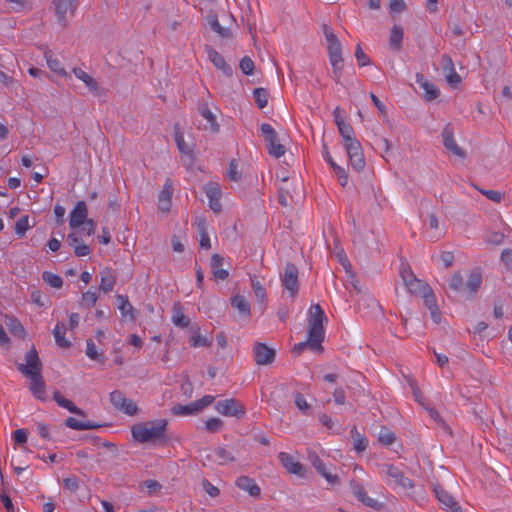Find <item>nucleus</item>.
<instances>
[{
    "label": "nucleus",
    "mask_w": 512,
    "mask_h": 512,
    "mask_svg": "<svg viewBox=\"0 0 512 512\" xmlns=\"http://www.w3.org/2000/svg\"><path fill=\"white\" fill-rule=\"evenodd\" d=\"M326 319L325 313L319 304L311 305L307 318L309 326L308 339L294 345L293 350L295 353H301L306 347L315 351L322 349L321 343L324 339V321Z\"/></svg>",
    "instance_id": "obj_1"
},
{
    "label": "nucleus",
    "mask_w": 512,
    "mask_h": 512,
    "mask_svg": "<svg viewBox=\"0 0 512 512\" xmlns=\"http://www.w3.org/2000/svg\"><path fill=\"white\" fill-rule=\"evenodd\" d=\"M167 421L165 419L140 422L131 427L133 439L138 443L157 442L165 438Z\"/></svg>",
    "instance_id": "obj_2"
},
{
    "label": "nucleus",
    "mask_w": 512,
    "mask_h": 512,
    "mask_svg": "<svg viewBox=\"0 0 512 512\" xmlns=\"http://www.w3.org/2000/svg\"><path fill=\"white\" fill-rule=\"evenodd\" d=\"M381 475L387 485L393 489H409L413 486L412 481L404 476L402 470L392 464L383 465Z\"/></svg>",
    "instance_id": "obj_3"
},
{
    "label": "nucleus",
    "mask_w": 512,
    "mask_h": 512,
    "mask_svg": "<svg viewBox=\"0 0 512 512\" xmlns=\"http://www.w3.org/2000/svg\"><path fill=\"white\" fill-rule=\"evenodd\" d=\"M260 130L265 141L268 143L269 154L276 158L283 156L285 154V148L279 143L274 128L270 124L263 123Z\"/></svg>",
    "instance_id": "obj_4"
},
{
    "label": "nucleus",
    "mask_w": 512,
    "mask_h": 512,
    "mask_svg": "<svg viewBox=\"0 0 512 512\" xmlns=\"http://www.w3.org/2000/svg\"><path fill=\"white\" fill-rule=\"evenodd\" d=\"M215 410L223 416L241 418L245 415V407L236 399H225L215 404Z\"/></svg>",
    "instance_id": "obj_5"
},
{
    "label": "nucleus",
    "mask_w": 512,
    "mask_h": 512,
    "mask_svg": "<svg viewBox=\"0 0 512 512\" xmlns=\"http://www.w3.org/2000/svg\"><path fill=\"white\" fill-rule=\"evenodd\" d=\"M110 401L116 409L129 416L135 415L138 411L136 403L133 400L126 398L125 395L120 391L116 390L111 392Z\"/></svg>",
    "instance_id": "obj_6"
},
{
    "label": "nucleus",
    "mask_w": 512,
    "mask_h": 512,
    "mask_svg": "<svg viewBox=\"0 0 512 512\" xmlns=\"http://www.w3.org/2000/svg\"><path fill=\"white\" fill-rule=\"evenodd\" d=\"M26 363L18 364V370L27 377L34 376V374H41V362L38 357L37 351L33 348L27 352L25 356Z\"/></svg>",
    "instance_id": "obj_7"
},
{
    "label": "nucleus",
    "mask_w": 512,
    "mask_h": 512,
    "mask_svg": "<svg viewBox=\"0 0 512 512\" xmlns=\"http://www.w3.org/2000/svg\"><path fill=\"white\" fill-rule=\"evenodd\" d=\"M401 277L404 281L406 288L412 294L422 295L429 289V286L425 284L423 281L417 279L413 272L408 268H404L401 270Z\"/></svg>",
    "instance_id": "obj_8"
},
{
    "label": "nucleus",
    "mask_w": 512,
    "mask_h": 512,
    "mask_svg": "<svg viewBox=\"0 0 512 512\" xmlns=\"http://www.w3.org/2000/svg\"><path fill=\"white\" fill-rule=\"evenodd\" d=\"M444 147L457 157L464 158L465 151L459 147L454 139V130L451 124H446L441 133Z\"/></svg>",
    "instance_id": "obj_9"
},
{
    "label": "nucleus",
    "mask_w": 512,
    "mask_h": 512,
    "mask_svg": "<svg viewBox=\"0 0 512 512\" xmlns=\"http://www.w3.org/2000/svg\"><path fill=\"white\" fill-rule=\"evenodd\" d=\"M282 285L289 292L291 297H295L298 292V271L292 264H287L282 277Z\"/></svg>",
    "instance_id": "obj_10"
},
{
    "label": "nucleus",
    "mask_w": 512,
    "mask_h": 512,
    "mask_svg": "<svg viewBox=\"0 0 512 512\" xmlns=\"http://www.w3.org/2000/svg\"><path fill=\"white\" fill-rule=\"evenodd\" d=\"M278 459L290 474L305 477V467L294 456L286 452H280Z\"/></svg>",
    "instance_id": "obj_11"
},
{
    "label": "nucleus",
    "mask_w": 512,
    "mask_h": 512,
    "mask_svg": "<svg viewBox=\"0 0 512 512\" xmlns=\"http://www.w3.org/2000/svg\"><path fill=\"white\" fill-rule=\"evenodd\" d=\"M77 4L78 0H53L58 21L65 24L67 16L74 14Z\"/></svg>",
    "instance_id": "obj_12"
},
{
    "label": "nucleus",
    "mask_w": 512,
    "mask_h": 512,
    "mask_svg": "<svg viewBox=\"0 0 512 512\" xmlns=\"http://www.w3.org/2000/svg\"><path fill=\"white\" fill-rule=\"evenodd\" d=\"M204 192L208 199L209 207L216 213L220 212L222 209L220 202L222 192L219 184L216 182H209L205 184Z\"/></svg>",
    "instance_id": "obj_13"
},
{
    "label": "nucleus",
    "mask_w": 512,
    "mask_h": 512,
    "mask_svg": "<svg viewBox=\"0 0 512 512\" xmlns=\"http://www.w3.org/2000/svg\"><path fill=\"white\" fill-rule=\"evenodd\" d=\"M88 220L86 203L84 201L77 202L70 213L69 227L71 229L79 228Z\"/></svg>",
    "instance_id": "obj_14"
},
{
    "label": "nucleus",
    "mask_w": 512,
    "mask_h": 512,
    "mask_svg": "<svg viewBox=\"0 0 512 512\" xmlns=\"http://www.w3.org/2000/svg\"><path fill=\"white\" fill-rule=\"evenodd\" d=\"M350 488L352 490L353 495L364 505L374 509H379L381 507V504L377 500L367 495L364 487L358 482L351 481Z\"/></svg>",
    "instance_id": "obj_15"
},
{
    "label": "nucleus",
    "mask_w": 512,
    "mask_h": 512,
    "mask_svg": "<svg viewBox=\"0 0 512 512\" xmlns=\"http://www.w3.org/2000/svg\"><path fill=\"white\" fill-rule=\"evenodd\" d=\"M254 358L258 365H267L273 362L275 352L263 343H257L254 347Z\"/></svg>",
    "instance_id": "obj_16"
},
{
    "label": "nucleus",
    "mask_w": 512,
    "mask_h": 512,
    "mask_svg": "<svg viewBox=\"0 0 512 512\" xmlns=\"http://www.w3.org/2000/svg\"><path fill=\"white\" fill-rule=\"evenodd\" d=\"M173 187L170 179H167L158 195V209L162 212H169L171 208V198Z\"/></svg>",
    "instance_id": "obj_17"
},
{
    "label": "nucleus",
    "mask_w": 512,
    "mask_h": 512,
    "mask_svg": "<svg viewBox=\"0 0 512 512\" xmlns=\"http://www.w3.org/2000/svg\"><path fill=\"white\" fill-rule=\"evenodd\" d=\"M434 492L438 501L443 505V507L449 509L451 512H463L454 498L441 486H436L434 488Z\"/></svg>",
    "instance_id": "obj_18"
},
{
    "label": "nucleus",
    "mask_w": 512,
    "mask_h": 512,
    "mask_svg": "<svg viewBox=\"0 0 512 512\" xmlns=\"http://www.w3.org/2000/svg\"><path fill=\"white\" fill-rule=\"evenodd\" d=\"M416 83L424 91V98L428 101L434 100L439 95L437 86L430 82L423 74H416Z\"/></svg>",
    "instance_id": "obj_19"
},
{
    "label": "nucleus",
    "mask_w": 512,
    "mask_h": 512,
    "mask_svg": "<svg viewBox=\"0 0 512 512\" xmlns=\"http://www.w3.org/2000/svg\"><path fill=\"white\" fill-rule=\"evenodd\" d=\"M307 455L311 464L330 484H335L337 482V476L332 475L327 471L324 463L314 451L309 450Z\"/></svg>",
    "instance_id": "obj_20"
},
{
    "label": "nucleus",
    "mask_w": 512,
    "mask_h": 512,
    "mask_svg": "<svg viewBox=\"0 0 512 512\" xmlns=\"http://www.w3.org/2000/svg\"><path fill=\"white\" fill-rule=\"evenodd\" d=\"M30 379L29 389L33 396L39 400H44L46 397V387L41 374H34L28 377Z\"/></svg>",
    "instance_id": "obj_21"
},
{
    "label": "nucleus",
    "mask_w": 512,
    "mask_h": 512,
    "mask_svg": "<svg viewBox=\"0 0 512 512\" xmlns=\"http://www.w3.org/2000/svg\"><path fill=\"white\" fill-rule=\"evenodd\" d=\"M224 258L219 254H213L211 257V271L215 279L225 280L229 276L227 269L223 268Z\"/></svg>",
    "instance_id": "obj_22"
},
{
    "label": "nucleus",
    "mask_w": 512,
    "mask_h": 512,
    "mask_svg": "<svg viewBox=\"0 0 512 512\" xmlns=\"http://www.w3.org/2000/svg\"><path fill=\"white\" fill-rule=\"evenodd\" d=\"M207 460H211L218 465H224L233 460L232 454L223 447H218L211 450L206 455Z\"/></svg>",
    "instance_id": "obj_23"
},
{
    "label": "nucleus",
    "mask_w": 512,
    "mask_h": 512,
    "mask_svg": "<svg viewBox=\"0 0 512 512\" xmlns=\"http://www.w3.org/2000/svg\"><path fill=\"white\" fill-rule=\"evenodd\" d=\"M73 73L77 79L82 81L90 92L100 95V89L97 81L81 68H74Z\"/></svg>",
    "instance_id": "obj_24"
},
{
    "label": "nucleus",
    "mask_w": 512,
    "mask_h": 512,
    "mask_svg": "<svg viewBox=\"0 0 512 512\" xmlns=\"http://www.w3.org/2000/svg\"><path fill=\"white\" fill-rule=\"evenodd\" d=\"M172 323L180 328H187L190 325V318L184 314L183 307L180 303L176 302L172 306Z\"/></svg>",
    "instance_id": "obj_25"
},
{
    "label": "nucleus",
    "mask_w": 512,
    "mask_h": 512,
    "mask_svg": "<svg viewBox=\"0 0 512 512\" xmlns=\"http://www.w3.org/2000/svg\"><path fill=\"white\" fill-rule=\"evenodd\" d=\"M236 485L239 489L246 491L250 496L253 497L258 496L261 491L256 482L247 476H240L237 478Z\"/></svg>",
    "instance_id": "obj_26"
},
{
    "label": "nucleus",
    "mask_w": 512,
    "mask_h": 512,
    "mask_svg": "<svg viewBox=\"0 0 512 512\" xmlns=\"http://www.w3.org/2000/svg\"><path fill=\"white\" fill-rule=\"evenodd\" d=\"M4 322L6 327L8 328L9 332L18 337V338H24L26 335V330L23 327V325L20 323V321L14 317L5 314L4 315Z\"/></svg>",
    "instance_id": "obj_27"
},
{
    "label": "nucleus",
    "mask_w": 512,
    "mask_h": 512,
    "mask_svg": "<svg viewBox=\"0 0 512 512\" xmlns=\"http://www.w3.org/2000/svg\"><path fill=\"white\" fill-rule=\"evenodd\" d=\"M482 283V274L479 269H473L464 285V291L468 295H473Z\"/></svg>",
    "instance_id": "obj_28"
},
{
    "label": "nucleus",
    "mask_w": 512,
    "mask_h": 512,
    "mask_svg": "<svg viewBox=\"0 0 512 512\" xmlns=\"http://www.w3.org/2000/svg\"><path fill=\"white\" fill-rule=\"evenodd\" d=\"M117 308L120 311V314L123 318H128L129 320H134L135 310L131 303L129 302L128 298L124 295H117Z\"/></svg>",
    "instance_id": "obj_29"
},
{
    "label": "nucleus",
    "mask_w": 512,
    "mask_h": 512,
    "mask_svg": "<svg viewBox=\"0 0 512 512\" xmlns=\"http://www.w3.org/2000/svg\"><path fill=\"white\" fill-rule=\"evenodd\" d=\"M208 58L214 64V66L221 70L225 75H231L232 69L226 63L224 57L214 49L208 50Z\"/></svg>",
    "instance_id": "obj_30"
},
{
    "label": "nucleus",
    "mask_w": 512,
    "mask_h": 512,
    "mask_svg": "<svg viewBox=\"0 0 512 512\" xmlns=\"http://www.w3.org/2000/svg\"><path fill=\"white\" fill-rule=\"evenodd\" d=\"M231 305L240 315L248 318L251 314L250 303L245 296L237 294L231 298Z\"/></svg>",
    "instance_id": "obj_31"
},
{
    "label": "nucleus",
    "mask_w": 512,
    "mask_h": 512,
    "mask_svg": "<svg viewBox=\"0 0 512 512\" xmlns=\"http://www.w3.org/2000/svg\"><path fill=\"white\" fill-rule=\"evenodd\" d=\"M199 113L207 121V125L205 126V128L209 129L212 132H217L219 129V125L217 123L216 116L210 110L207 104L200 105Z\"/></svg>",
    "instance_id": "obj_32"
},
{
    "label": "nucleus",
    "mask_w": 512,
    "mask_h": 512,
    "mask_svg": "<svg viewBox=\"0 0 512 512\" xmlns=\"http://www.w3.org/2000/svg\"><path fill=\"white\" fill-rule=\"evenodd\" d=\"M44 58L46 60L47 66L51 71L56 73L59 76H65L66 71L62 65V63L59 61L58 58L54 56V54L51 51H46L44 53Z\"/></svg>",
    "instance_id": "obj_33"
},
{
    "label": "nucleus",
    "mask_w": 512,
    "mask_h": 512,
    "mask_svg": "<svg viewBox=\"0 0 512 512\" xmlns=\"http://www.w3.org/2000/svg\"><path fill=\"white\" fill-rule=\"evenodd\" d=\"M66 333V325L64 323L58 322L53 329V336L56 344L62 348H68L71 345V342L65 338Z\"/></svg>",
    "instance_id": "obj_34"
},
{
    "label": "nucleus",
    "mask_w": 512,
    "mask_h": 512,
    "mask_svg": "<svg viewBox=\"0 0 512 512\" xmlns=\"http://www.w3.org/2000/svg\"><path fill=\"white\" fill-rule=\"evenodd\" d=\"M101 282H100V289L108 293L113 290L114 285L116 283L115 276L113 275L112 271L110 269H103L100 272Z\"/></svg>",
    "instance_id": "obj_35"
},
{
    "label": "nucleus",
    "mask_w": 512,
    "mask_h": 512,
    "mask_svg": "<svg viewBox=\"0 0 512 512\" xmlns=\"http://www.w3.org/2000/svg\"><path fill=\"white\" fill-rule=\"evenodd\" d=\"M53 398L60 407L68 410L70 413L77 415L83 414L81 409H79L72 401L64 398L60 392H54Z\"/></svg>",
    "instance_id": "obj_36"
},
{
    "label": "nucleus",
    "mask_w": 512,
    "mask_h": 512,
    "mask_svg": "<svg viewBox=\"0 0 512 512\" xmlns=\"http://www.w3.org/2000/svg\"><path fill=\"white\" fill-rule=\"evenodd\" d=\"M335 122H336L338 130L344 140V143L355 139L353 136V129L350 124L346 123L338 115H335Z\"/></svg>",
    "instance_id": "obj_37"
},
{
    "label": "nucleus",
    "mask_w": 512,
    "mask_h": 512,
    "mask_svg": "<svg viewBox=\"0 0 512 512\" xmlns=\"http://www.w3.org/2000/svg\"><path fill=\"white\" fill-rule=\"evenodd\" d=\"M403 40V29L399 25H394L390 32L389 45L394 50H399Z\"/></svg>",
    "instance_id": "obj_38"
},
{
    "label": "nucleus",
    "mask_w": 512,
    "mask_h": 512,
    "mask_svg": "<svg viewBox=\"0 0 512 512\" xmlns=\"http://www.w3.org/2000/svg\"><path fill=\"white\" fill-rule=\"evenodd\" d=\"M65 425L68 428H71V429H74V430H79V431L90 430V429H94V428L97 427V425H94L90 421H81V420H78V419H76L74 417H68L65 420Z\"/></svg>",
    "instance_id": "obj_39"
},
{
    "label": "nucleus",
    "mask_w": 512,
    "mask_h": 512,
    "mask_svg": "<svg viewBox=\"0 0 512 512\" xmlns=\"http://www.w3.org/2000/svg\"><path fill=\"white\" fill-rule=\"evenodd\" d=\"M426 225H428L432 230V232L428 235L432 241H435L442 236L443 232L441 229H439V221L434 214L429 215L426 221Z\"/></svg>",
    "instance_id": "obj_40"
},
{
    "label": "nucleus",
    "mask_w": 512,
    "mask_h": 512,
    "mask_svg": "<svg viewBox=\"0 0 512 512\" xmlns=\"http://www.w3.org/2000/svg\"><path fill=\"white\" fill-rule=\"evenodd\" d=\"M42 279L52 288L60 289L63 286V279L58 274L53 272L44 271L42 273Z\"/></svg>",
    "instance_id": "obj_41"
},
{
    "label": "nucleus",
    "mask_w": 512,
    "mask_h": 512,
    "mask_svg": "<svg viewBox=\"0 0 512 512\" xmlns=\"http://www.w3.org/2000/svg\"><path fill=\"white\" fill-rule=\"evenodd\" d=\"M208 23H209L210 28H211L215 33H217L219 36H221V37H223V38H225V37H228V36H229V34H230L229 29H228V28L223 27V26L219 23V21H218V19H217V17H216L215 15L210 16V17L208 18Z\"/></svg>",
    "instance_id": "obj_42"
},
{
    "label": "nucleus",
    "mask_w": 512,
    "mask_h": 512,
    "mask_svg": "<svg viewBox=\"0 0 512 512\" xmlns=\"http://www.w3.org/2000/svg\"><path fill=\"white\" fill-rule=\"evenodd\" d=\"M98 300V293L96 288H90L86 292L82 294V305L91 308L93 307Z\"/></svg>",
    "instance_id": "obj_43"
},
{
    "label": "nucleus",
    "mask_w": 512,
    "mask_h": 512,
    "mask_svg": "<svg viewBox=\"0 0 512 512\" xmlns=\"http://www.w3.org/2000/svg\"><path fill=\"white\" fill-rule=\"evenodd\" d=\"M86 355L91 360L104 363L103 354L98 352L96 345L91 339L86 342Z\"/></svg>",
    "instance_id": "obj_44"
},
{
    "label": "nucleus",
    "mask_w": 512,
    "mask_h": 512,
    "mask_svg": "<svg viewBox=\"0 0 512 512\" xmlns=\"http://www.w3.org/2000/svg\"><path fill=\"white\" fill-rule=\"evenodd\" d=\"M172 412L175 415H182V416L194 415V414L199 413L197 408L194 406V402L187 404V405L174 406L172 409Z\"/></svg>",
    "instance_id": "obj_45"
},
{
    "label": "nucleus",
    "mask_w": 512,
    "mask_h": 512,
    "mask_svg": "<svg viewBox=\"0 0 512 512\" xmlns=\"http://www.w3.org/2000/svg\"><path fill=\"white\" fill-rule=\"evenodd\" d=\"M253 95H254L255 102L260 109H263L267 106L268 93L264 88L254 89Z\"/></svg>",
    "instance_id": "obj_46"
},
{
    "label": "nucleus",
    "mask_w": 512,
    "mask_h": 512,
    "mask_svg": "<svg viewBox=\"0 0 512 512\" xmlns=\"http://www.w3.org/2000/svg\"><path fill=\"white\" fill-rule=\"evenodd\" d=\"M252 287L257 301L264 306L267 297L265 288L255 279L252 280Z\"/></svg>",
    "instance_id": "obj_47"
},
{
    "label": "nucleus",
    "mask_w": 512,
    "mask_h": 512,
    "mask_svg": "<svg viewBox=\"0 0 512 512\" xmlns=\"http://www.w3.org/2000/svg\"><path fill=\"white\" fill-rule=\"evenodd\" d=\"M198 228L200 231V246L202 248L208 249L211 247L210 238L206 232V221L202 219L198 223Z\"/></svg>",
    "instance_id": "obj_48"
},
{
    "label": "nucleus",
    "mask_w": 512,
    "mask_h": 512,
    "mask_svg": "<svg viewBox=\"0 0 512 512\" xmlns=\"http://www.w3.org/2000/svg\"><path fill=\"white\" fill-rule=\"evenodd\" d=\"M190 343L195 348L206 347L209 345L208 339L205 336L201 335L199 329L194 330L192 332V335L190 337Z\"/></svg>",
    "instance_id": "obj_49"
},
{
    "label": "nucleus",
    "mask_w": 512,
    "mask_h": 512,
    "mask_svg": "<svg viewBox=\"0 0 512 512\" xmlns=\"http://www.w3.org/2000/svg\"><path fill=\"white\" fill-rule=\"evenodd\" d=\"M378 440L382 444L388 446L394 442L395 435L390 429H388L386 427H381V429L378 433Z\"/></svg>",
    "instance_id": "obj_50"
},
{
    "label": "nucleus",
    "mask_w": 512,
    "mask_h": 512,
    "mask_svg": "<svg viewBox=\"0 0 512 512\" xmlns=\"http://www.w3.org/2000/svg\"><path fill=\"white\" fill-rule=\"evenodd\" d=\"M344 147H345L348 157L363 153L361 144L356 138L344 143Z\"/></svg>",
    "instance_id": "obj_51"
},
{
    "label": "nucleus",
    "mask_w": 512,
    "mask_h": 512,
    "mask_svg": "<svg viewBox=\"0 0 512 512\" xmlns=\"http://www.w3.org/2000/svg\"><path fill=\"white\" fill-rule=\"evenodd\" d=\"M29 217L22 216L20 217L15 224V233L18 236H24L26 231L29 229Z\"/></svg>",
    "instance_id": "obj_52"
},
{
    "label": "nucleus",
    "mask_w": 512,
    "mask_h": 512,
    "mask_svg": "<svg viewBox=\"0 0 512 512\" xmlns=\"http://www.w3.org/2000/svg\"><path fill=\"white\" fill-rule=\"evenodd\" d=\"M449 288L455 292H459L464 290L463 278L460 273H455L452 275L448 282Z\"/></svg>",
    "instance_id": "obj_53"
},
{
    "label": "nucleus",
    "mask_w": 512,
    "mask_h": 512,
    "mask_svg": "<svg viewBox=\"0 0 512 512\" xmlns=\"http://www.w3.org/2000/svg\"><path fill=\"white\" fill-rule=\"evenodd\" d=\"M175 142H176L177 148L179 149V151L181 153L187 154V155L191 154V152H192L191 148L186 144L183 134L179 131H177L175 133Z\"/></svg>",
    "instance_id": "obj_54"
},
{
    "label": "nucleus",
    "mask_w": 512,
    "mask_h": 512,
    "mask_svg": "<svg viewBox=\"0 0 512 512\" xmlns=\"http://www.w3.org/2000/svg\"><path fill=\"white\" fill-rule=\"evenodd\" d=\"M475 188L481 193L483 194L484 196H486L489 200L495 202V203H499L501 202V200L503 199V194L499 191H496V190H486V189H481V188H478L475 186Z\"/></svg>",
    "instance_id": "obj_55"
},
{
    "label": "nucleus",
    "mask_w": 512,
    "mask_h": 512,
    "mask_svg": "<svg viewBox=\"0 0 512 512\" xmlns=\"http://www.w3.org/2000/svg\"><path fill=\"white\" fill-rule=\"evenodd\" d=\"M141 488H146L148 490V495H154L161 489V484L157 482L156 480H146L141 483Z\"/></svg>",
    "instance_id": "obj_56"
},
{
    "label": "nucleus",
    "mask_w": 512,
    "mask_h": 512,
    "mask_svg": "<svg viewBox=\"0 0 512 512\" xmlns=\"http://www.w3.org/2000/svg\"><path fill=\"white\" fill-rule=\"evenodd\" d=\"M348 158H349L351 166L356 171H361L364 168V166H365V159H364L363 153L356 154V155H353V156L348 157Z\"/></svg>",
    "instance_id": "obj_57"
},
{
    "label": "nucleus",
    "mask_w": 512,
    "mask_h": 512,
    "mask_svg": "<svg viewBox=\"0 0 512 512\" xmlns=\"http://www.w3.org/2000/svg\"><path fill=\"white\" fill-rule=\"evenodd\" d=\"M294 402H295L296 407L300 411H302V412H304L306 414H309L310 406H309V404L307 403L306 399L304 398V396L301 393H296L295 394Z\"/></svg>",
    "instance_id": "obj_58"
},
{
    "label": "nucleus",
    "mask_w": 512,
    "mask_h": 512,
    "mask_svg": "<svg viewBox=\"0 0 512 512\" xmlns=\"http://www.w3.org/2000/svg\"><path fill=\"white\" fill-rule=\"evenodd\" d=\"M239 66L245 75H251L253 73L254 62L249 57H243Z\"/></svg>",
    "instance_id": "obj_59"
},
{
    "label": "nucleus",
    "mask_w": 512,
    "mask_h": 512,
    "mask_svg": "<svg viewBox=\"0 0 512 512\" xmlns=\"http://www.w3.org/2000/svg\"><path fill=\"white\" fill-rule=\"evenodd\" d=\"M222 427V421L219 418H209L205 421V428L210 432H217Z\"/></svg>",
    "instance_id": "obj_60"
},
{
    "label": "nucleus",
    "mask_w": 512,
    "mask_h": 512,
    "mask_svg": "<svg viewBox=\"0 0 512 512\" xmlns=\"http://www.w3.org/2000/svg\"><path fill=\"white\" fill-rule=\"evenodd\" d=\"M215 400L212 395H205L201 399L194 401V406L197 408L198 412L203 410L205 407L209 406Z\"/></svg>",
    "instance_id": "obj_61"
},
{
    "label": "nucleus",
    "mask_w": 512,
    "mask_h": 512,
    "mask_svg": "<svg viewBox=\"0 0 512 512\" xmlns=\"http://www.w3.org/2000/svg\"><path fill=\"white\" fill-rule=\"evenodd\" d=\"M63 486L70 492H75L79 487V479L76 476L67 477L63 480Z\"/></svg>",
    "instance_id": "obj_62"
},
{
    "label": "nucleus",
    "mask_w": 512,
    "mask_h": 512,
    "mask_svg": "<svg viewBox=\"0 0 512 512\" xmlns=\"http://www.w3.org/2000/svg\"><path fill=\"white\" fill-rule=\"evenodd\" d=\"M422 297L424 299V303H425L426 307L428 308V310L438 306L436 303L435 296L430 288L428 289V291H426L422 294Z\"/></svg>",
    "instance_id": "obj_63"
},
{
    "label": "nucleus",
    "mask_w": 512,
    "mask_h": 512,
    "mask_svg": "<svg viewBox=\"0 0 512 512\" xmlns=\"http://www.w3.org/2000/svg\"><path fill=\"white\" fill-rule=\"evenodd\" d=\"M501 260L508 269L512 270V250L511 249H505L502 251Z\"/></svg>",
    "instance_id": "obj_64"
}]
</instances>
